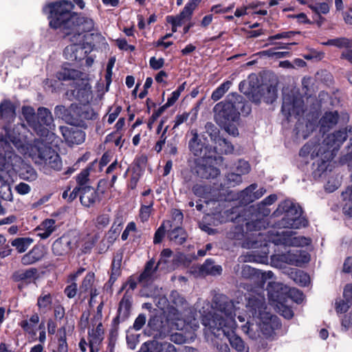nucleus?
Listing matches in <instances>:
<instances>
[{"instance_id":"nucleus-1","label":"nucleus","mask_w":352,"mask_h":352,"mask_svg":"<svg viewBox=\"0 0 352 352\" xmlns=\"http://www.w3.org/2000/svg\"><path fill=\"white\" fill-rule=\"evenodd\" d=\"M74 7L72 2L61 1L48 3L43 8L51 28L60 29L66 35H72L69 39L72 43L64 50L65 58L70 60H80L85 56V35L83 32H91L94 28L91 19L72 12Z\"/></svg>"},{"instance_id":"nucleus-2","label":"nucleus","mask_w":352,"mask_h":352,"mask_svg":"<svg viewBox=\"0 0 352 352\" xmlns=\"http://www.w3.org/2000/svg\"><path fill=\"white\" fill-rule=\"evenodd\" d=\"M241 305L239 302L234 303L223 295H217L214 297L212 305L207 302H204L201 309L199 310V317L203 325L208 327L214 334L219 336L221 332L236 351L248 352V347L235 334L236 324L234 317L237 316L239 321L242 323L245 321L246 318L247 320L249 318L246 314L240 311Z\"/></svg>"},{"instance_id":"nucleus-3","label":"nucleus","mask_w":352,"mask_h":352,"mask_svg":"<svg viewBox=\"0 0 352 352\" xmlns=\"http://www.w3.org/2000/svg\"><path fill=\"white\" fill-rule=\"evenodd\" d=\"M241 275L252 282H255L256 278L261 279V285L252 291L248 297L245 312L251 313L252 316H249L248 322L241 324L242 331L253 340L261 338L262 335L264 337L271 336L279 326V322L276 316L266 311L263 285L267 280L273 279L274 274L271 271L262 272L245 265L242 267Z\"/></svg>"},{"instance_id":"nucleus-4","label":"nucleus","mask_w":352,"mask_h":352,"mask_svg":"<svg viewBox=\"0 0 352 352\" xmlns=\"http://www.w3.org/2000/svg\"><path fill=\"white\" fill-rule=\"evenodd\" d=\"M8 138L18 151L25 157H30L36 164L44 168L59 170L62 160L59 155L50 146L39 140L32 138V134L23 124H19L12 131H7Z\"/></svg>"},{"instance_id":"nucleus-5","label":"nucleus","mask_w":352,"mask_h":352,"mask_svg":"<svg viewBox=\"0 0 352 352\" xmlns=\"http://www.w3.org/2000/svg\"><path fill=\"white\" fill-rule=\"evenodd\" d=\"M248 115L251 111L250 105L243 101L241 96L232 94L224 101L217 103L213 108L215 122L225 131L233 136L239 135L237 124L240 111Z\"/></svg>"},{"instance_id":"nucleus-6","label":"nucleus","mask_w":352,"mask_h":352,"mask_svg":"<svg viewBox=\"0 0 352 352\" xmlns=\"http://www.w3.org/2000/svg\"><path fill=\"white\" fill-rule=\"evenodd\" d=\"M5 135L0 136V149L3 151V155H6L7 161H10V170L14 171V177L18 174L21 179L29 182L34 181L37 178V173L30 164L25 163L21 158L14 154L10 146L7 131H12L5 127Z\"/></svg>"},{"instance_id":"nucleus-7","label":"nucleus","mask_w":352,"mask_h":352,"mask_svg":"<svg viewBox=\"0 0 352 352\" xmlns=\"http://www.w3.org/2000/svg\"><path fill=\"white\" fill-rule=\"evenodd\" d=\"M172 301L177 307H171L167 314V322L172 330H184L190 327L192 330L195 331L199 327V321L197 318L192 316L186 319L182 317V314H192L191 309H185L184 313H182V309H179L180 306L186 303L183 297L179 295L176 292L171 294Z\"/></svg>"},{"instance_id":"nucleus-8","label":"nucleus","mask_w":352,"mask_h":352,"mask_svg":"<svg viewBox=\"0 0 352 352\" xmlns=\"http://www.w3.org/2000/svg\"><path fill=\"white\" fill-rule=\"evenodd\" d=\"M284 214L280 226L283 228L299 229L307 226L306 219L301 216V210L292 201L285 200L281 202L273 215L278 217Z\"/></svg>"},{"instance_id":"nucleus-9","label":"nucleus","mask_w":352,"mask_h":352,"mask_svg":"<svg viewBox=\"0 0 352 352\" xmlns=\"http://www.w3.org/2000/svg\"><path fill=\"white\" fill-rule=\"evenodd\" d=\"M267 240L275 245L295 247L308 245L311 242L309 238L296 236V233L291 230H270L267 232Z\"/></svg>"},{"instance_id":"nucleus-10","label":"nucleus","mask_w":352,"mask_h":352,"mask_svg":"<svg viewBox=\"0 0 352 352\" xmlns=\"http://www.w3.org/2000/svg\"><path fill=\"white\" fill-rule=\"evenodd\" d=\"M10 161L0 149V199L11 201L12 193L11 184L14 180V171L10 170Z\"/></svg>"},{"instance_id":"nucleus-11","label":"nucleus","mask_w":352,"mask_h":352,"mask_svg":"<svg viewBox=\"0 0 352 352\" xmlns=\"http://www.w3.org/2000/svg\"><path fill=\"white\" fill-rule=\"evenodd\" d=\"M271 260L273 265L277 267H282L285 263L299 266L307 263L309 261V256L305 251H289L286 254H274Z\"/></svg>"},{"instance_id":"nucleus-12","label":"nucleus","mask_w":352,"mask_h":352,"mask_svg":"<svg viewBox=\"0 0 352 352\" xmlns=\"http://www.w3.org/2000/svg\"><path fill=\"white\" fill-rule=\"evenodd\" d=\"M78 247L77 237L71 234H64L56 239L52 245L54 255L63 256L69 254L73 250Z\"/></svg>"},{"instance_id":"nucleus-13","label":"nucleus","mask_w":352,"mask_h":352,"mask_svg":"<svg viewBox=\"0 0 352 352\" xmlns=\"http://www.w3.org/2000/svg\"><path fill=\"white\" fill-rule=\"evenodd\" d=\"M36 122L41 123V129L45 130L43 134H38L41 137H50V140L54 135L53 131L55 129L54 119L50 110L45 107H39L36 117Z\"/></svg>"},{"instance_id":"nucleus-14","label":"nucleus","mask_w":352,"mask_h":352,"mask_svg":"<svg viewBox=\"0 0 352 352\" xmlns=\"http://www.w3.org/2000/svg\"><path fill=\"white\" fill-rule=\"evenodd\" d=\"M201 0H189L186 4L179 14L174 16H167L166 20L167 23L180 27L184 21H189L191 19L193 11L196 9Z\"/></svg>"},{"instance_id":"nucleus-15","label":"nucleus","mask_w":352,"mask_h":352,"mask_svg":"<svg viewBox=\"0 0 352 352\" xmlns=\"http://www.w3.org/2000/svg\"><path fill=\"white\" fill-rule=\"evenodd\" d=\"M217 158L210 154L202 160V163L197 168L198 175L204 179L215 178L219 175V170L215 166Z\"/></svg>"},{"instance_id":"nucleus-16","label":"nucleus","mask_w":352,"mask_h":352,"mask_svg":"<svg viewBox=\"0 0 352 352\" xmlns=\"http://www.w3.org/2000/svg\"><path fill=\"white\" fill-rule=\"evenodd\" d=\"M282 111L288 118L292 116H298L304 112L303 101L298 97L292 98L285 96L283 98Z\"/></svg>"},{"instance_id":"nucleus-17","label":"nucleus","mask_w":352,"mask_h":352,"mask_svg":"<svg viewBox=\"0 0 352 352\" xmlns=\"http://www.w3.org/2000/svg\"><path fill=\"white\" fill-rule=\"evenodd\" d=\"M267 293L270 301L274 304L285 302L289 287L280 283L271 281L267 285Z\"/></svg>"},{"instance_id":"nucleus-18","label":"nucleus","mask_w":352,"mask_h":352,"mask_svg":"<svg viewBox=\"0 0 352 352\" xmlns=\"http://www.w3.org/2000/svg\"><path fill=\"white\" fill-rule=\"evenodd\" d=\"M89 347L90 352H98V346L104 338L102 324L91 322L89 326Z\"/></svg>"},{"instance_id":"nucleus-19","label":"nucleus","mask_w":352,"mask_h":352,"mask_svg":"<svg viewBox=\"0 0 352 352\" xmlns=\"http://www.w3.org/2000/svg\"><path fill=\"white\" fill-rule=\"evenodd\" d=\"M74 87L72 94L77 100L82 103H88L92 98L91 85L87 80L84 78L77 80Z\"/></svg>"},{"instance_id":"nucleus-20","label":"nucleus","mask_w":352,"mask_h":352,"mask_svg":"<svg viewBox=\"0 0 352 352\" xmlns=\"http://www.w3.org/2000/svg\"><path fill=\"white\" fill-rule=\"evenodd\" d=\"M60 130L65 140L69 145L80 144L85 141V133L74 126H60Z\"/></svg>"},{"instance_id":"nucleus-21","label":"nucleus","mask_w":352,"mask_h":352,"mask_svg":"<svg viewBox=\"0 0 352 352\" xmlns=\"http://www.w3.org/2000/svg\"><path fill=\"white\" fill-rule=\"evenodd\" d=\"M191 138L188 142V148L190 152L197 157H200L205 159L208 156V148L204 146V144L199 138V135L195 130H192L190 132Z\"/></svg>"},{"instance_id":"nucleus-22","label":"nucleus","mask_w":352,"mask_h":352,"mask_svg":"<svg viewBox=\"0 0 352 352\" xmlns=\"http://www.w3.org/2000/svg\"><path fill=\"white\" fill-rule=\"evenodd\" d=\"M138 352H177L175 346L168 342L151 341L145 342Z\"/></svg>"},{"instance_id":"nucleus-23","label":"nucleus","mask_w":352,"mask_h":352,"mask_svg":"<svg viewBox=\"0 0 352 352\" xmlns=\"http://www.w3.org/2000/svg\"><path fill=\"white\" fill-rule=\"evenodd\" d=\"M214 132V135L211 134V139L214 142L215 146L214 151H209L210 154H214L215 153H219L221 154H229L231 153L233 150V146L228 142L226 139L217 135L219 131L217 129L212 130Z\"/></svg>"},{"instance_id":"nucleus-24","label":"nucleus","mask_w":352,"mask_h":352,"mask_svg":"<svg viewBox=\"0 0 352 352\" xmlns=\"http://www.w3.org/2000/svg\"><path fill=\"white\" fill-rule=\"evenodd\" d=\"M322 146L320 144H314L313 142H308L305 144L300 151V155L306 157L310 155L311 158L318 157L320 155H325L324 158L330 157L332 153L330 151L323 149L322 151Z\"/></svg>"},{"instance_id":"nucleus-25","label":"nucleus","mask_w":352,"mask_h":352,"mask_svg":"<svg viewBox=\"0 0 352 352\" xmlns=\"http://www.w3.org/2000/svg\"><path fill=\"white\" fill-rule=\"evenodd\" d=\"M22 114L25 120L30 126L33 128L37 134H43L45 130L41 129V123L36 122L37 115L35 114L34 109L29 106H25L22 108Z\"/></svg>"},{"instance_id":"nucleus-26","label":"nucleus","mask_w":352,"mask_h":352,"mask_svg":"<svg viewBox=\"0 0 352 352\" xmlns=\"http://www.w3.org/2000/svg\"><path fill=\"white\" fill-rule=\"evenodd\" d=\"M43 256V248L40 246H34L28 253L23 256L21 263L26 265H31L41 260Z\"/></svg>"},{"instance_id":"nucleus-27","label":"nucleus","mask_w":352,"mask_h":352,"mask_svg":"<svg viewBox=\"0 0 352 352\" xmlns=\"http://www.w3.org/2000/svg\"><path fill=\"white\" fill-rule=\"evenodd\" d=\"M54 219H46L36 229L37 235L43 239L48 238L56 228Z\"/></svg>"},{"instance_id":"nucleus-28","label":"nucleus","mask_w":352,"mask_h":352,"mask_svg":"<svg viewBox=\"0 0 352 352\" xmlns=\"http://www.w3.org/2000/svg\"><path fill=\"white\" fill-rule=\"evenodd\" d=\"M96 198L97 193L94 188L90 186H84L81 188L80 199L83 206L89 207L96 201Z\"/></svg>"},{"instance_id":"nucleus-29","label":"nucleus","mask_w":352,"mask_h":352,"mask_svg":"<svg viewBox=\"0 0 352 352\" xmlns=\"http://www.w3.org/2000/svg\"><path fill=\"white\" fill-rule=\"evenodd\" d=\"M99 239L100 232L97 230H94L87 233L81 239L82 251L84 252H89Z\"/></svg>"},{"instance_id":"nucleus-30","label":"nucleus","mask_w":352,"mask_h":352,"mask_svg":"<svg viewBox=\"0 0 352 352\" xmlns=\"http://www.w3.org/2000/svg\"><path fill=\"white\" fill-rule=\"evenodd\" d=\"M0 115L7 122L15 117V107L10 100H5L0 104Z\"/></svg>"},{"instance_id":"nucleus-31","label":"nucleus","mask_w":352,"mask_h":352,"mask_svg":"<svg viewBox=\"0 0 352 352\" xmlns=\"http://www.w3.org/2000/svg\"><path fill=\"white\" fill-rule=\"evenodd\" d=\"M338 120V114L337 112H327L320 120V124L322 130L325 132L329 129L335 126Z\"/></svg>"},{"instance_id":"nucleus-32","label":"nucleus","mask_w":352,"mask_h":352,"mask_svg":"<svg viewBox=\"0 0 352 352\" xmlns=\"http://www.w3.org/2000/svg\"><path fill=\"white\" fill-rule=\"evenodd\" d=\"M346 139V133L343 131H338L329 135L325 140V144L327 146V149L326 151H329L331 147L335 145L336 146H339L340 144L344 142Z\"/></svg>"},{"instance_id":"nucleus-33","label":"nucleus","mask_w":352,"mask_h":352,"mask_svg":"<svg viewBox=\"0 0 352 352\" xmlns=\"http://www.w3.org/2000/svg\"><path fill=\"white\" fill-rule=\"evenodd\" d=\"M39 322V317L38 314H33L29 320H23L20 322L21 327L26 333L35 336L36 326Z\"/></svg>"},{"instance_id":"nucleus-34","label":"nucleus","mask_w":352,"mask_h":352,"mask_svg":"<svg viewBox=\"0 0 352 352\" xmlns=\"http://www.w3.org/2000/svg\"><path fill=\"white\" fill-rule=\"evenodd\" d=\"M81 75V73L76 69L64 67L62 68L61 70H60L57 73V78L60 80H73L74 85V82L80 79V76Z\"/></svg>"},{"instance_id":"nucleus-35","label":"nucleus","mask_w":352,"mask_h":352,"mask_svg":"<svg viewBox=\"0 0 352 352\" xmlns=\"http://www.w3.org/2000/svg\"><path fill=\"white\" fill-rule=\"evenodd\" d=\"M160 266L158 265V263L155 266V261L153 260L149 261L146 263L144 272L140 276V281H148L153 279L156 270L160 268Z\"/></svg>"},{"instance_id":"nucleus-36","label":"nucleus","mask_w":352,"mask_h":352,"mask_svg":"<svg viewBox=\"0 0 352 352\" xmlns=\"http://www.w3.org/2000/svg\"><path fill=\"white\" fill-rule=\"evenodd\" d=\"M80 111V125L82 124L86 120H93L96 117V114L91 107L87 103L78 105Z\"/></svg>"},{"instance_id":"nucleus-37","label":"nucleus","mask_w":352,"mask_h":352,"mask_svg":"<svg viewBox=\"0 0 352 352\" xmlns=\"http://www.w3.org/2000/svg\"><path fill=\"white\" fill-rule=\"evenodd\" d=\"M200 273L201 274H211V275H217L220 274L222 268L220 265H214L213 262L207 259L205 263L200 267Z\"/></svg>"},{"instance_id":"nucleus-38","label":"nucleus","mask_w":352,"mask_h":352,"mask_svg":"<svg viewBox=\"0 0 352 352\" xmlns=\"http://www.w3.org/2000/svg\"><path fill=\"white\" fill-rule=\"evenodd\" d=\"M168 237L176 244H182L186 241L187 234L183 228L177 227L168 232Z\"/></svg>"},{"instance_id":"nucleus-39","label":"nucleus","mask_w":352,"mask_h":352,"mask_svg":"<svg viewBox=\"0 0 352 352\" xmlns=\"http://www.w3.org/2000/svg\"><path fill=\"white\" fill-rule=\"evenodd\" d=\"M36 274V269H28L26 270H21L16 272L14 274V279L16 281L23 280L27 283L31 282L34 280Z\"/></svg>"},{"instance_id":"nucleus-40","label":"nucleus","mask_w":352,"mask_h":352,"mask_svg":"<svg viewBox=\"0 0 352 352\" xmlns=\"http://www.w3.org/2000/svg\"><path fill=\"white\" fill-rule=\"evenodd\" d=\"M277 199V196L276 195H270L264 199L260 204H258V212L261 215L266 217L268 216L270 213V210L267 208L266 206H270L274 204Z\"/></svg>"},{"instance_id":"nucleus-41","label":"nucleus","mask_w":352,"mask_h":352,"mask_svg":"<svg viewBox=\"0 0 352 352\" xmlns=\"http://www.w3.org/2000/svg\"><path fill=\"white\" fill-rule=\"evenodd\" d=\"M33 243V239L29 237L17 238L11 243L13 247H15L19 253L25 252L30 245Z\"/></svg>"},{"instance_id":"nucleus-42","label":"nucleus","mask_w":352,"mask_h":352,"mask_svg":"<svg viewBox=\"0 0 352 352\" xmlns=\"http://www.w3.org/2000/svg\"><path fill=\"white\" fill-rule=\"evenodd\" d=\"M154 201L153 199L149 201H144V203L142 204L140 210V218L142 222L147 221L150 217L151 212L153 210V206Z\"/></svg>"},{"instance_id":"nucleus-43","label":"nucleus","mask_w":352,"mask_h":352,"mask_svg":"<svg viewBox=\"0 0 352 352\" xmlns=\"http://www.w3.org/2000/svg\"><path fill=\"white\" fill-rule=\"evenodd\" d=\"M131 306V302L129 299L122 298L120 302L118 318L121 320H126L130 314Z\"/></svg>"},{"instance_id":"nucleus-44","label":"nucleus","mask_w":352,"mask_h":352,"mask_svg":"<svg viewBox=\"0 0 352 352\" xmlns=\"http://www.w3.org/2000/svg\"><path fill=\"white\" fill-rule=\"evenodd\" d=\"M344 201L343 210L344 213L352 216V185L342 194Z\"/></svg>"},{"instance_id":"nucleus-45","label":"nucleus","mask_w":352,"mask_h":352,"mask_svg":"<svg viewBox=\"0 0 352 352\" xmlns=\"http://www.w3.org/2000/svg\"><path fill=\"white\" fill-rule=\"evenodd\" d=\"M70 107L66 108L63 105H58L55 107L54 113L56 116L62 119L67 123V122H72L74 118L69 116L70 114Z\"/></svg>"},{"instance_id":"nucleus-46","label":"nucleus","mask_w":352,"mask_h":352,"mask_svg":"<svg viewBox=\"0 0 352 352\" xmlns=\"http://www.w3.org/2000/svg\"><path fill=\"white\" fill-rule=\"evenodd\" d=\"M231 86L230 81H226L219 86L212 94L211 98L214 101L221 99L223 95L228 91Z\"/></svg>"},{"instance_id":"nucleus-47","label":"nucleus","mask_w":352,"mask_h":352,"mask_svg":"<svg viewBox=\"0 0 352 352\" xmlns=\"http://www.w3.org/2000/svg\"><path fill=\"white\" fill-rule=\"evenodd\" d=\"M52 302V296L49 294H43L37 300V305L43 311H47L50 309Z\"/></svg>"},{"instance_id":"nucleus-48","label":"nucleus","mask_w":352,"mask_h":352,"mask_svg":"<svg viewBox=\"0 0 352 352\" xmlns=\"http://www.w3.org/2000/svg\"><path fill=\"white\" fill-rule=\"evenodd\" d=\"M94 274L92 272L88 273L84 278L82 285L80 286L79 291L82 292H87L92 289L94 283Z\"/></svg>"},{"instance_id":"nucleus-49","label":"nucleus","mask_w":352,"mask_h":352,"mask_svg":"<svg viewBox=\"0 0 352 352\" xmlns=\"http://www.w3.org/2000/svg\"><path fill=\"white\" fill-rule=\"evenodd\" d=\"M309 7L317 14H326L330 10L329 3L327 2L318 3L315 5H309Z\"/></svg>"},{"instance_id":"nucleus-50","label":"nucleus","mask_w":352,"mask_h":352,"mask_svg":"<svg viewBox=\"0 0 352 352\" xmlns=\"http://www.w3.org/2000/svg\"><path fill=\"white\" fill-rule=\"evenodd\" d=\"M294 280L301 286H306L309 283V276L302 271H296L294 274Z\"/></svg>"},{"instance_id":"nucleus-51","label":"nucleus","mask_w":352,"mask_h":352,"mask_svg":"<svg viewBox=\"0 0 352 352\" xmlns=\"http://www.w3.org/2000/svg\"><path fill=\"white\" fill-rule=\"evenodd\" d=\"M70 114L69 116L74 118L72 122H67L71 125H80V111L78 105L72 104L70 105Z\"/></svg>"},{"instance_id":"nucleus-52","label":"nucleus","mask_w":352,"mask_h":352,"mask_svg":"<svg viewBox=\"0 0 352 352\" xmlns=\"http://www.w3.org/2000/svg\"><path fill=\"white\" fill-rule=\"evenodd\" d=\"M96 163V161H94L91 163L87 168L83 169L80 173L76 177V181L78 184L83 185L88 180V177L89 175L90 170L92 168L93 165Z\"/></svg>"},{"instance_id":"nucleus-53","label":"nucleus","mask_w":352,"mask_h":352,"mask_svg":"<svg viewBox=\"0 0 352 352\" xmlns=\"http://www.w3.org/2000/svg\"><path fill=\"white\" fill-rule=\"evenodd\" d=\"M121 265V257L120 256H116L114 257L112 262V270H111V276L110 280H113L116 279V276L119 275L120 268Z\"/></svg>"},{"instance_id":"nucleus-54","label":"nucleus","mask_w":352,"mask_h":352,"mask_svg":"<svg viewBox=\"0 0 352 352\" xmlns=\"http://www.w3.org/2000/svg\"><path fill=\"white\" fill-rule=\"evenodd\" d=\"M256 184H251L248 187H247L244 190H243L240 194V197L243 204H248L251 203L252 201H248V196L253 195L254 191L256 189Z\"/></svg>"},{"instance_id":"nucleus-55","label":"nucleus","mask_w":352,"mask_h":352,"mask_svg":"<svg viewBox=\"0 0 352 352\" xmlns=\"http://www.w3.org/2000/svg\"><path fill=\"white\" fill-rule=\"evenodd\" d=\"M250 170V166L248 162L239 160L236 165V173L242 175L248 174Z\"/></svg>"},{"instance_id":"nucleus-56","label":"nucleus","mask_w":352,"mask_h":352,"mask_svg":"<svg viewBox=\"0 0 352 352\" xmlns=\"http://www.w3.org/2000/svg\"><path fill=\"white\" fill-rule=\"evenodd\" d=\"M239 89L245 95L250 96L254 92L255 87L251 85L250 80H244L239 84Z\"/></svg>"},{"instance_id":"nucleus-57","label":"nucleus","mask_w":352,"mask_h":352,"mask_svg":"<svg viewBox=\"0 0 352 352\" xmlns=\"http://www.w3.org/2000/svg\"><path fill=\"white\" fill-rule=\"evenodd\" d=\"M287 295L297 303L302 302L304 299L303 294L295 288L289 289Z\"/></svg>"},{"instance_id":"nucleus-58","label":"nucleus","mask_w":352,"mask_h":352,"mask_svg":"<svg viewBox=\"0 0 352 352\" xmlns=\"http://www.w3.org/2000/svg\"><path fill=\"white\" fill-rule=\"evenodd\" d=\"M283 302H281L275 304V306L277 307L279 312L280 313V314L283 316H284L285 318H287V319L292 318L294 315L292 310L290 308L285 307L283 305Z\"/></svg>"},{"instance_id":"nucleus-59","label":"nucleus","mask_w":352,"mask_h":352,"mask_svg":"<svg viewBox=\"0 0 352 352\" xmlns=\"http://www.w3.org/2000/svg\"><path fill=\"white\" fill-rule=\"evenodd\" d=\"M228 184L230 186H235L242 182V178L240 174L230 173L227 175Z\"/></svg>"},{"instance_id":"nucleus-60","label":"nucleus","mask_w":352,"mask_h":352,"mask_svg":"<svg viewBox=\"0 0 352 352\" xmlns=\"http://www.w3.org/2000/svg\"><path fill=\"white\" fill-rule=\"evenodd\" d=\"M294 34H295V32H283L278 33L275 35L269 36L267 38V41H270L269 44H272L273 43L272 42L274 40L291 38Z\"/></svg>"},{"instance_id":"nucleus-61","label":"nucleus","mask_w":352,"mask_h":352,"mask_svg":"<svg viewBox=\"0 0 352 352\" xmlns=\"http://www.w3.org/2000/svg\"><path fill=\"white\" fill-rule=\"evenodd\" d=\"M334 46L339 48L351 47L352 46V41L346 38H335Z\"/></svg>"},{"instance_id":"nucleus-62","label":"nucleus","mask_w":352,"mask_h":352,"mask_svg":"<svg viewBox=\"0 0 352 352\" xmlns=\"http://www.w3.org/2000/svg\"><path fill=\"white\" fill-rule=\"evenodd\" d=\"M165 234V223H164L155 232L153 242L160 243Z\"/></svg>"},{"instance_id":"nucleus-63","label":"nucleus","mask_w":352,"mask_h":352,"mask_svg":"<svg viewBox=\"0 0 352 352\" xmlns=\"http://www.w3.org/2000/svg\"><path fill=\"white\" fill-rule=\"evenodd\" d=\"M146 323V316L144 314H140L133 323V329L136 331L140 330Z\"/></svg>"},{"instance_id":"nucleus-64","label":"nucleus","mask_w":352,"mask_h":352,"mask_svg":"<svg viewBox=\"0 0 352 352\" xmlns=\"http://www.w3.org/2000/svg\"><path fill=\"white\" fill-rule=\"evenodd\" d=\"M349 308V305L348 302L343 300H340L336 302V309L337 313H345Z\"/></svg>"}]
</instances>
